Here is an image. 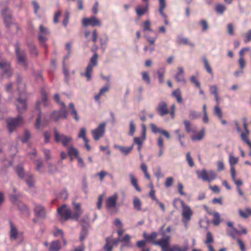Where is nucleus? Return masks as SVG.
<instances>
[{
  "mask_svg": "<svg viewBox=\"0 0 251 251\" xmlns=\"http://www.w3.org/2000/svg\"><path fill=\"white\" fill-rule=\"evenodd\" d=\"M22 78L19 75L17 76V89L19 92V98L17 99L16 102V105L20 113H22L26 110V99L25 95V86L22 82Z\"/></svg>",
  "mask_w": 251,
  "mask_h": 251,
  "instance_id": "f257e3e1",
  "label": "nucleus"
},
{
  "mask_svg": "<svg viewBox=\"0 0 251 251\" xmlns=\"http://www.w3.org/2000/svg\"><path fill=\"white\" fill-rule=\"evenodd\" d=\"M15 52L19 64L25 69L27 68V56L25 50H21L20 44L17 43L15 46Z\"/></svg>",
  "mask_w": 251,
  "mask_h": 251,
  "instance_id": "f03ea898",
  "label": "nucleus"
},
{
  "mask_svg": "<svg viewBox=\"0 0 251 251\" xmlns=\"http://www.w3.org/2000/svg\"><path fill=\"white\" fill-rule=\"evenodd\" d=\"M0 74L3 77H11L13 71L10 63L5 59L0 58Z\"/></svg>",
  "mask_w": 251,
  "mask_h": 251,
  "instance_id": "7ed1b4c3",
  "label": "nucleus"
},
{
  "mask_svg": "<svg viewBox=\"0 0 251 251\" xmlns=\"http://www.w3.org/2000/svg\"><path fill=\"white\" fill-rule=\"evenodd\" d=\"M98 55L97 53H95L91 58L90 62L86 68V71L83 75L87 77L88 81H90L91 79V74L93 67L98 65Z\"/></svg>",
  "mask_w": 251,
  "mask_h": 251,
  "instance_id": "20e7f679",
  "label": "nucleus"
},
{
  "mask_svg": "<svg viewBox=\"0 0 251 251\" xmlns=\"http://www.w3.org/2000/svg\"><path fill=\"white\" fill-rule=\"evenodd\" d=\"M54 140L57 143H61L64 147H67L73 140L71 136H67L63 134H60L56 128L54 129Z\"/></svg>",
  "mask_w": 251,
  "mask_h": 251,
  "instance_id": "39448f33",
  "label": "nucleus"
},
{
  "mask_svg": "<svg viewBox=\"0 0 251 251\" xmlns=\"http://www.w3.org/2000/svg\"><path fill=\"white\" fill-rule=\"evenodd\" d=\"M57 213L60 216L59 220L61 221H67L72 217V211L68 208L66 204L62 205L57 208Z\"/></svg>",
  "mask_w": 251,
  "mask_h": 251,
  "instance_id": "423d86ee",
  "label": "nucleus"
},
{
  "mask_svg": "<svg viewBox=\"0 0 251 251\" xmlns=\"http://www.w3.org/2000/svg\"><path fill=\"white\" fill-rule=\"evenodd\" d=\"M162 235L163 237L156 242H154L153 245L160 246L162 251H169L171 236H165L164 233Z\"/></svg>",
  "mask_w": 251,
  "mask_h": 251,
  "instance_id": "0eeeda50",
  "label": "nucleus"
},
{
  "mask_svg": "<svg viewBox=\"0 0 251 251\" xmlns=\"http://www.w3.org/2000/svg\"><path fill=\"white\" fill-rule=\"evenodd\" d=\"M23 121V118L19 115L16 118H9L7 120L6 123L7 127L10 133L15 130Z\"/></svg>",
  "mask_w": 251,
  "mask_h": 251,
  "instance_id": "6e6552de",
  "label": "nucleus"
},
{
  "mask_svg": "<svg viewBox=\"0 0 251 251\" xmlns=\"http://www.w3.org/2000/svg\"><path fill=\"white\" fill-rule=\"evenodd\" d=\"M39 33L38 34V40L40 44L47 48L45 42L48 40V36L50 34V31L48 28L40 25L39 26Z\"/></svg>",
  "mask_w": 251,
  "mask_h": 251,
  "instance_id": "1a4fd4ad",
  "label": "nucleus"
},
{
  "mask_svg": "<svg viewBox=\"0 0 251 251\" xmlns=\"http://www.w3.org/2000/svg\"><path fill=\"white\" fill-rule=\"evenodd\" d=\"M105 126L106 124L105 123H102L96 128L92 130V135L95 140L98 141L104 136L105 131Z\"/></svg>",
  "mask_w": 251,
  "mask_h": 251,
  "instance_id": "9d476101",
  "label": "nucleus"
},
{
  "mask_svg": "<svg viewBox=\"0 0 251 251\" xmlns=\"http://www.w3.org/2000/svg\"><path fill=\"white\" fill-rule=\"evenodd\" d=\"M181 204L182 208V222L186 226L187 223L190 220L191 217L193 215V212L190 207L188 205H185L183 201L181 202Z\"/></svg>",
  "mask_w": 251,
  "mask_h": 251,
  "instance_id": "9b49d317",
  "label": "nucleus"
},
{
  "mask_svg": "<svg viewBox=\"0 0 251 251\" xmlns=\"http://www.w3.org/2000/svg\"><path fill=\"white\" fill-rule=\"evenodd\" d=\"M118 199V194L115 193L113 195L108 197L105 201V206L109 210L116 208Z\"/></svg>",
  "mask_w": 251,
  "mask_h": 251,
  "instance_id": "f8f14e48",
  "label": "nucleus"
},
{
  "mask_svg": "<svg viewBox=\"0 0 251 251\" xmlns=\"http://www.w3.org/2000/svg\"><path fill=\"white\" fill-rule=\"evenodd\" d=\"M155 110L161 117H164L170 113L168 105L164 101H160Z\"/></svg>",
  "mask_w": 251,
  "mask_h": 251,
  "instance_id": "ddd939ff",
  "label": "nucleus"
},
{
  "mask_svg": "<svg viewBox=\"0 0 251 251\" xmlns=\"http://www.w3.org/2000/svg\"><path fill=\"white\" fill-rule=\"evenodd\" d=\"M67 114L66 108L62 107L59 111H54L51 115V118L57 122L61 118L66 119Z\"/></svg>",
  "mask_w": 251,
  "mask_h": 251,
  "instance_id": "4468645a",
  "label": "nucleus"
},
{
  "mask_svg": "<svg viewBox=\"0 0 251 251\" xmlns=\"http://www.w3.org/2000/svg\"><path fill=\"white\" fill-rule=\"evenodd\" d=\"M82 25L84 26H87L89 25L92 26H100L101 22L96 17L93 16L90 18H84L82 20Z\"/></svg>",
  "mask_w": 251,
  "mask_h": 251,
  "instance_id": "2eb2a0df",
  "label": "nucleus"
},
{
  "mask_svg": "<svg viewBox=\"0 0 251 251\" xmlns=\"http://www.w3.org/2000/svg\"><path fill=\"white\" fill-rule=\"evenodd\" d=\"M1 14L3 17L6 26H9L12 24V15L10 10L7 7L1 10Z\"/></svg>",
  "mask_w": 251,
  "mask_h": 251,
  "instance_id": "dca6fc26",
  "label": "nucleus"
},
{
  "mask_svg": "<svg viewBox=\"0 0 251 251\" xmlns=\"http://www.w3.org/2000/svg\"><path fill=\"white\" fill-rule=\"evenodd\" d=\"M149 2H146L145 5L139 4L135 8V12L139 17H141L149 11Z\"/></svg>",
  "mask_w": 251,
  "mask_h": 251,
  "instance_id": "f3484780",
  "label": "nucleus"
},
{
  "mask_svg": "<svg viewBox=\"0 0 251 251\" xmlns=\"http://www.w3.org/2000/svg\"><path fill=\"white\" fill-rule=\"evenodd\" d=\"M34 211L36 216L41 218H45L46 215V209L42 205L35 204L34 205Z\"/></svg>",
  "mask_w": 251,
  "mask_h": 251,
  "instance_id": "a211bd4d",
  "label": "nucleus"
},
{
  "mask_svg": "<svg viewBox=\"0 0 251 251\" xmlns=\"http://www.w3.org/2000/svg\"><path fill=\"white\" fill-rule=\"evenodd\" d=\"M144 238L147 242H151L153 244L154 242H156L155 240L158 236V233L156 232H152L150 234H148L146 232H144L143 234Z\"/></svg>",
  "mask_w": 251,
  "mask_h": 251,
  "instance_id": "6ab92c4d",
  "label": "nucleus"
},
{
  "mask_svg": "<svg viewBox=\"0 0 251 251\" xmlns=\"http://www.w3.org/2000/svg\"><path fill=\"white\" fill-rule=\"evenodd\" d=\"M185 130L187 133H189L190 132H192L195 133L197 132V127L196 126H193L190 121L188 120H184L183 122Z\"/></svg>",
  "mask_w": 251,
  "mask_h": 251,
  "instance_id": "aec40b11",
  "label": "nucleus"
},
{
  "mask_svg": "<svg viewBox=\"0 0 251 251\" xmlns=\"http://www.w3.org/2000/svg\"><path fill=\"white\" fill-rule=\"evenodd\" d=\"M69 108L70 109V115L76 121H78L79 120V117L78 115L77 112L75 108L74 104L72 102L70 103L69 105Z\"/></svg>",
  "mask_w": 251,
  "mask_h": 251,
  "instance_id": "412c9836",
  "label": "nucleus"
},
{
  "mask_svg": "<svg viewBox=\"0 0 251 251\" xmlns=\"http://www.w3.org/2000/svg\"><path fill=\"white\" fill-rule=\"evenodd\" d=\"M178 72L176 73L175 78L177 82H182L184 83H186L184 76V70L182 67L178 68Z\"/></svg>",
  "mask_w": 251,
  "mask_h": 251,
  "instance_id": "4be33fe9",
  "label": "nucleus"
},
{
  "mask_svg": "<svg viewBox=\"0 0 251 251\" xmlns=\"http://www.w3.org/2000/svg\"><path fill=\"white\" fill-rule=\"evenodd\" d=\"M17 205L19 210L23 213V214L27 217H28L30 215V210L26 205H25L24 203L22 202H18Z\"/></svg>",
  "mask_w": 251,
  "mask_h": 251,
  "instance_id": "5701e85b",
  "label": "nucleus"
},
{
  "mask_svg": "<svg viewBox=\"0 0 251 251\" xmlns=\"http://www.w3.org/2000/svg\"><path fill=\"white\" fill-rule=\"evenodd\" d=\"M113 245L112 243V237H106L105 239V244L103 247L104 251H112Z\"/></svg>",
  "mask_w": 251,
  "mask_h": 251,
  "instance_id": "b1692460",
  "label": "nucleus"
},
{
  "mask_svg": "<svg viewBox=\"0 0 251 251\" xmlns=\"http://www.w3.org/2000/svg\"><path fill=\"white\" fill-rule=\"evenodd\" d=\"M196 173L199 178H201L203 181L209 182L208 173L205 169H203L201 171H197Z\"/></svg>",
  "mask_w": 251,
  "mask_h": 251,
  "instance_id": "393cba45",
  "label": "nucleus"
},
{
  "mask_svg": "<svg viewBox=\"0 0 251 251\" xmlns=\"http://www.w3.org/2000/svg\"><path fill=\"white\" fill-rule=\"evenodd\" d=\"M134 144H132L131 146L129 147H126L121 146H117L116 147L117 148L120 150V151L123 154L126 155L128 154L132 150Z\"/></svg>",
  "mask_w": 251,
  "mask_h": 251,
  "instance_id": "a878e982",
  "label": "nucleus"
},
{
  "mask_svg": "<svg viewBox=\"0 0 251 251\" xmlns=\"http://www.w3.org/2000/svg\"><path fill=\"white\" fill-rule=\"evenodd\" d=\"M177 43L179 44L188 45L192 48L195 47V44L192 42H189L188 39L186 38H183L181 36L177 37Z\"/></svg>",
  "mask_w": 251,
  "mask_h": 251,
  "instance_id": "bb28decb",
  "label": "nucleus"
},
{
  "mask_svg": "<svg viewBox=\"0 0 251 251\" xmlns=\"http://www.w3.org/2000/svg\"><path fill=\"white\" fill-rule=\"evenodd\" d=\"M60 243L58 241H54L51 242L49 251H59L60 250Z\"/></svg>",
  "mask_w": 251,
  "mask_h": 251,
  "instance_id": "cd10ccee",
  "label": "nucleus"
},
{
  "mask_svg": "<svg viewBox=\"0 0 251 251\" xmlns=\"http://www.w3.org/2000/svg\"><path fill=\"white\" fill-rule=\"evenodd\" d=\"M40 104V102L39 101H37L36 102V108L39 111L38 117L36 119V127L37 129L40 128V120L41 118V111L40 108L39 107Z\"/></svg>",
  "mask_w": 251,
  "mask_h": 251,
  "instance_id": "c85d7f7f",
  "label": "nucleus"
},
{
  "mask_svg": "<svg viewBox=\"0 0 251 251\" xmlns=\"http://www.w3.org/2000/svg\"><path fill=\"white\" fill-rule=\"evenodd\" d=\"M28 48L30 52V55L32 57H37L38 55V52L36 50V48L34 44L32 43H29Z\"/></svg>",
  "mask_w": 251,
  "mask_h": 251,
  "instance_id": "c756f323",
  "label": "nucleus"
},
{
  "mask_svg": "<svg viewBox=\"0 0 251 251\" xmlns=\"http://www.w3.org/2000/svg\"><path fill=\"white\" fill-rule=\"evenodd\" d=\"M188 245L180 247L178 244L174 245L170 249L169 251H187L188 250Z\"/></svg>",
  "mask_w": 251,
  "mask_h": 251,
  "instance_id": "7c9ffc66",
  "label": "nucleus"
},
{
  "mask_svg": "<svg viewBox=\"0 0 251 251\" xmlns=\"http://www.w3.org/2000/svg\"><path fill=\"white\" fill-rule=\"evenodd\" d=\"M159 12L161 16L165 19L167 18V15L164 13L163 11L166 7L165 0H159Z\"/></svg>",
  "mask_w": 251,
  "mask_h": 251,
  "instance_id": "2f4dec72",
  "label": "nucleus"
},
{
  "mask_svg": "<svg viewBox=\"0 0 251 251\" xmlns=\"http://www.w3.org/2000/svg\"><path fill=\"white\" fill-rule=\"evenodd\" d=\"M133 205L134 208L137 211L141 210L142 202L138 198L136 197H134L133 200Z\"/></svg>",
  "mask_w": 251,
  "mask_h": 251,
  "instance_id": "473e14b6",
  "label": "nucleus"
},
{
  "mask_svg": "<svg viewBox=\"0 0 251 251\" xmlns=\"http://www.w3.org/2000/svg\"><path fill=\"white\" fill-rule=\"evenodd\" d=\"M129 176L130 178L131 184L134 187V188L137 191L140 192L141 191V189L138 185L137 179L134 177V175L132 174H130Z\"/></svg>",
  "mask_w": 251,
  "mask_h": 251,
  "instance_id": "72a5a7b5",
  "label": "nucleus"
},
{
  "mask_svg": "<svg viewBox=\"0 0 251 251\" xmlns=\"http://www.w3.org/2000/svg\"><path fill=\"white\" fill-rule=\"evenodd\" d=\"M212 215L213 216V224L215 226H218L221 222L220 214L218 212L215 211L213 213Z\"/></svg>",
  "mask_w": 251,
  "mask_h": 251,
  "instance_id": "f704fd0d",
  "label": "nucleus"
},
{
  "mask_svg": "<svg viewBox=\"0 0 251 251\" xmlns=\"http://www.w3.org/2000/svg\"><path fill=\"white\" fill-rule=\"evenodd\" d=\"M204 137V130L202 129L196 135H194L191 136V139L193 141H201Z\"/></svg>",
  "mask_w": 251,
  "mask_h": 251,
  "instance_id": "c9c22d12",
  "label": "nucleus"
},
{
  "mask_svg": "<svg viewBox=\"0 0 251 251\" xmlns=\"http://www.w3.org/2000/svg\"><path fill=\"white\" fill-rule=\"evenodd\" d=\"M165 73V70L164 68H160L157 71L159 82L162 84L164 82V75Z\"/></svg>",
  "mask_w": 251,
  "mask_h": 251,
  "instance_id": "e433bc0d",
  "label": "nucleus"
},
{
  "mask_svg": "<svg viewBox=\"0 0 251 251\" xmlns=\"http://www.w3.org/2000/svg\"><path fill=\"white\" fill-rule=\"evenodd\" d=\"M238 212L240 216L244 218H247L249 216L251 215V209L249 208H246L245 212L241 209H239Z\"/></svg>",
  "mask_w": 251,
  "mask_h": 251,
  "instance_id": "4c0bfd02",
  "label": "nucleus"
},
{
  "mask_svg": "<svg viewBox=\"0 0 251 251\" xmlns=\"http://www.w3.org/2000/svg\"><path fill=\"white\" fill-rule=\"evenodd\" d=\"M172 96L175 97L177 102L181 103L182 101L181 93L179 89L175 90L172 93Z\"/></svg>",
  "mask_w": 251,
  "mask_h": 251,
  "instance_id": "58836bf2",
  "label": "nucleus"
},
{
  "mask_svg": "<svg viewBox=\"0 0 251 251\" xmlns=\"http://www.w3.org/2000/svg\"><path fill=\"white\" fill-rule=\"evenodd\" d=\"M226 8L223 4H218L215 7V10L217 13L222 15Z\"/></svg>",
  "mask_w": 251,
  "mask_h": 251,
  "instance_id": "ea45409f",
  "label": "nucleus"
},
{
  "mask_svg": "<svg viewBox=\"0 0 251 251\" xmlns=\"http://www.w3.org/2000/svg\"><path fill=\"white\" fill-rule=\"evenodd\" d=\"M68 153L71 156H74L76 158L78 157L79 153L78 150L76 148L71 147L68 149Z\"/></svg>",
  "mask_w": 251,
  "mask_h": 251,
  "instance_id": "a19ab883",
  "label": "nucleus"
},
{
  "mask_svg": "<svg viewBox=\"0 0 251 251\" xmlns=\"http://www.w3.org/2000/svg\"><path fill=\"white\" fill-rule=\"evenodd\" d=\"M58 198L63 200L67 199L68 197V193L66 189L61 190L58 194Z\"/></svg>",
  "mask_w": 251,
  "mask_h": 251,
  "instance_id": "79ce46f5",
  "label": "nucleus"
},
{
  "mask_svg": "<svg viewBox=\"0 0 251 251\" xmlns=\"http://www.w3.org/2000/svg\"><path fill=\"white\" fill-rule=\"evenodd\" d=\"M238 161V158L237 157H235L233 155V153L231 152L229 153V162L230 164V165L231 167H233V165L236 164L237 163Z\"/></svg>",
  "mask_w": 251,
  "mask_h": 251,
  "instance_id": "37998d69",
  "label": "nucleus"
},
{
  "mask_svg": "<svg viewBox=\"0 0 251 251\" xmlns=\"http://www.w3.org/2000/svg\"><path fill=\"white\" fill-rule=\"evenodd\" d=\"M41 92L43 104L45 106H47L48 105V101L47 93L44 89H42Z\"/></svg>",
  "mask_w": 251,
  "mask_h": 251,
  "instance_id": "c03bdc74",
  "label": "nucleus"
},
{
  "mask_svg": "<svg viewBox=\"0 0 251 251\" xmlns=\"http://www.w3.org/2000/svg\"><path fill=\"white\" fill-rule=\"evenodd\" d=\"M214 114L217 115L219 119L221 120L223 117V113L219 106L215 105L214 108Z\"/></svg>",
  "mask_w": 251,
  "mask_h": 251,
  "instance_id": "a18cd8bd",
  "label": "nucleus"
},
{
  "mask_svg": "<svg viewBox=\"0 0 251 251\" xmlns=\"http://www.w3.org/2000/svg\"><path fill=\"white\" fill-rule=\"evenodd\" d=\"M48 167H49V171L50 174H54L58 172V169L57 167L51 163L50 162H48Z\"/></svg>",
  "mask_w": 251,
  "mask_h": 251,
  "instance_id": "49530a36",
  "label": "nucleus"
},
{
  "mask_svg": "<svg viewBox=\"0 0 251 251\" xmlns=\"http://www.w3.org/2000/svg\"><path fill=\"white\" fill-rule=\"evenodd\" d=\"M241 137L242 141L245 142L246 143H247V145H251V142L250 141V140L248 139V136L250 133H247V132H241Z\"/></svg>",
  "mask_w": 251,
  "mask_h": 251,
  "instance_id": "de8ad7c7",
  "label": "nucleus"
},
{
  "mask_svg": "<svg viewBox=\"0 0 251 251\" xmlns=\"http://www.w3.org/2000/svg\"><path fill=\"white\" fill-rule=\"evenodd\" d=\"M203 61L204 62V67L207 72L211 75H213V72L211 68L210 67L208 61L206 57L203 58Z\"/></svg>",
  "mask_w": 251,
  "mask_h": 251,
  "instance_id": "09e8293b",
  "label": "nucleus"
},
{
  "mask_svg": "<svg viewBox=\"0 0 251 251\" xmlns=\"http://www.w3.org/2000/svg\"><path fill=\"white\" fill-rule=\"evenodd\" d=\"M143 31L146 32L147 31L154 32L153 30L151 28V22L149 20L145 21L143 24Z\"/></svg>",
  "mask_w": 251,
  "mask_h": 251,
  "instance_id": "8fccbe9b",
  "label": "nucleus"
},
{
  "mask_svg": "<svg viewBox=\"0 0 251 251\" xmlns=\"http://www.w3.org/2000/svg\"><path fill=\"white\" fill-rule=\"evenodd\" d=\"M201 116V114L195 110H191L189 112V118L191 120L198 119Z\"/></svg>",
  "mask_w": 251,
  "mask_h": 251,
  "instance_id": "3c124183",
  "label": "nucleus"
},
{
  "mask_svg": "<svg viewBox=\"0 0 251 251\" xmlns=\"http://www.w3.org/2000/svg\"><path fill=\"white\" fill-rule=\"evenodd\" d=\"M17 228L11 224V230H10V237L11 238L16 239L17 237Z\"/></svg>",
  "mask_w": 251,
  "mask_h": 251,
  "instance_id": "603ef678",
  "label": "nucleus"
},
{
  "mask_svg": "<svg viewBox=\"0 0 251 251\" xmlns=\"http://www.w3.org/2000/svg\"><path fill=\"white\" fill-rule=\"evenodd\" d=\"M25 181L29 187L32 186L34 183L33 176L32 175H27Z\"/></svg>",
  "mask_w": 251,
  "mask_h": 251,
  "instance_id": "864d4df0",
  "label": "nucleus"
},
{
  "mask_svg": "<svg viewBox=\"0 0 251 251\" xmlns=\"http://www.w3.org/2000/svg\"><path fill=\"white\" fill-rule=\"evenodd\" d=\"M82 210L75 211L74 214H72L71 219L75 220L76 221H78L79 217L82 215Z\"/></svg>",
  "mask_w": 251,
  "mask_h": 251,
  "instance_id": "5fc2aeb1",
  "label": "nucleus"
},
{
  "mask_svg": "<svg viewBox=\"0 0 251 251\" xmlns=\"http://www.w3.org/2000/svg\"><path fill=\"white\" fill-rule=\"evenodd\" d=\"M86 129L84 127H82L80 129L78 137L80 138H82L83 140L87 139L86 137Z\"/></svg>",
  "mask_w": 251,
  "mask_h": 251,
  "instance_id": "6e6d98bb",
  "label": "nucleus"
},
{
  "mask_svg": "<svg viewBox=\"0 0 251 251\" xmlns=\"http://www.w3.org/2000/svg\"><path fill=\"white\" fill-rule=\"evenodd\" d=\"M54 99L56 102L58 104H60L62 106V107H66L65 103L60 100V96L58 94L56 93L54 95Z\"/></svg>",
  "mask_w": 251,
  "mask_h": 251,
  "instance_id": "4d7b16f0",
  "label": "nucleus"
},
{
  "mask_svg": "<svg viewBox=\"0 0 251 251\" xmlns=\"http://www.w3.org/2000/svg\"><path fill=\"white\" fill-rule=\"evenodd\" d=\"M154 33L155 36L153 37H150V36H149L147 33H145L146 38H147V40L149 42V43L151 45L154 44V43L155 41V40L157 38V35H156V33L155 32Z\"/></svg>",
  "mask_w": 251,
  "mask_h": 251,
  "instance_id": "13d9d810",
  "label": "nucleus"
},
{
  "mask_svg": "<svg viewBox=\"0 0 251 251\" xmlns=\"http://www.w3.org/2000/svg\"><path fill=\"white\" fill-rule=\"evenodd\" d=\"M186 160L188 162V163L190 167H193L194 166V163L193 162V159L190 155V152H188L187 153L186 155Z\"/></svg>",
  "mask_w": 251,
  "mask_h": 251,
  "instance_id": "bf43d9fd",
  "label": "nucleus"
},
{
  "mask_svg": "<svg viewBox=\"0 0 251 251\" xmlns=\"http://www.w3.org/2000/svg\"><path fill=\"white\" fill-rule=\"evenodd\" d=\"M213 242V238L211 233L209 231L207 232L206 234V240L205 241L204 243L208 244L211 243Z\"/></svg>",
  "mask_w": 251,
  "mask_h": 251,
  "instance_id": "052dcab7",
  "label": "nucleus"
},
{
  "mask_svg": "<svg viewBox=\"0 0 251 251\" xmlns=\"http://www.w3.org/2000/svg\"><path fill=\"white\" fill-rule=\"evenodd\" d=\"M16 171L19 177L21 178H23L25 176V173L24 171V169L21 166H17L16 168Z\"/></svg>",
  "mask_w": 251,
  "mask_h": 251,
  "instance_id": "680f3d73",
  "label": "nucleus"
},
{
  "mask_svg": "<svg viewBox=\"0 0 251 251\" xmlns=\"http://www.w3.org/2000/svg\"><path fill=\"white\" fill-rule=\"evenodd\" d=\"M174 183V179L172 177H168L166 178L165 186L166 187H169L171 186Z\"/></svg>",
  "mask_w": 251,
  "mask_h": 251,
  "instance_id": "e2e57ef3",
  "label": "nucleus"
},
{
  "mask_svg": "<svg viewBox=\"0 0 251 251\" xmlns=\"http://www.w3.org/2000/svg\"><path fill=\"white\" fill-rule=\"evenodd\" d=\"M142 79L144 81H146L148 84H150L151 80L149 74L147 72H145L142 73Z\"/></svg>",
  "mask_w": 251,
  "mask_h": 251,
  "instance_id": "0e129e2a",
  "label": "nucleus"
},
{
  "mask_svg": "<svg viewBox=\"0 0 251 251\" xmlns=\"http://www.w3.org/2000/svg\"><path fill=\"white\" fill-rule=\"evenodd\" d=\"M135 131V126L134 125L133 121H131L129 124V134L130 135L132 136Z\"/></svg>",
  "mask_w": 251,
  "mask_h": 251,
  "instance_id": "69168bd1",
  "label": "nucleus"
},
{
  "mask_svg": "<svg viewBox=\"0 0 251 251\" xmlns=\"http://www.w3.org/2000/svg\"><path fill=\"white\" fill-rule=\"evenodd\" d=\"M208 176L209 178V182H211L212 180H214L216 177V174L214 171L210 170L208 173Z\"/></svg>",
  "mask_w": 251,
  "mask_h": 251,
  "instance_id": "338daca9",
  "label": "nucleus"
},
{
  "mask_svg": "<svg viewBox=\"0 0 251 251\" xmlns=\"http://www.w3.org/2000/svg\"><path fill=\"white\" fill-rule=\"evenodd\" d=\"M244 42L247 43L251 41V29L249 31L245 34Z\"/></svg>",
  "mask_w": 251,
  "mask_h": 251,
  "instance_id": "774afa93",
  "label": "nucleus"
}]
</instances>
